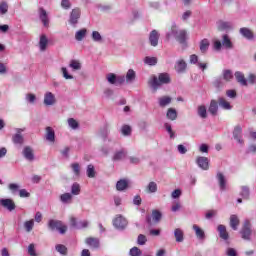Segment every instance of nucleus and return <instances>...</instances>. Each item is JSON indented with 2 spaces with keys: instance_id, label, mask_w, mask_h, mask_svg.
Instances as JSON below:
<instances>
[{
  "instance_id": "1",
  "label": "nucleus",
  "mask_w": 256,
  "mask_h": 256,
  "mask_svg": "<svg viewBox=\"0 0 256 256\" xmlns=\"http://www.w3.org/2000/svg\"><path fill=\"white\" fill-rule=\"evenodd\" d=\"M170 37H173L180 45H185L187 43V30L180 29L177 24L173 23L170 31L166 33V39H170Z\"/></svg>"
},
{
  "instance_id": "2",
  "label": "nucleus",
  "mask_w": 256,
  "mask_h": 256,
  "mask_svg": "<svg viewBox=\"0 0 256 256\" xmlns=\"http://www.w3.org/2000/svg\"><path fill=\"white\" fill-rule=\"evenodd\" d=\"M171 83V77L167 73H160L157 76H153L152 80L149 81L150 87L157 91L162 85H169Z\"/></svg>"
},
{
  "instance_id": "3",
  "label": "nucleus",
  "mask_w": 256,
  "mask_h": 256,
  "mask_svg": "<svg viewBox=\"0 0 256 256\" xmlns=\"http://www.w3.org/2000/svg\"><path fill=\"white\" fill-rule=\"evenodd\" d=\"M48 229L50 231H58L60 235L67 233V225H64L61 220L50 219L48 221Z\"/></svg>"
},
{
  "instance_id": "4",
  "label": "nucleus",
  "mask_w": 256,
  "mask_h": 256,
  "mask_svg": "<svg viewBox=\"0 0 256 256\" xmlns=\"http://www.w3.org/2000/svg\"><path fill=\"white\" fill-rule=\"evenodd\" d=\"M240 235L244 241H251V235H253V230L251 229V221H244V224L240 230Z\"/></svg>"
},
{
  "instance_id": "5",
  "label": "nucleus",
  "mask_w": 256,
  "mask_h": 256,
  "mask_svg": "<svg viewBox=\"0 0 256 256\" xmlns=\"http://www.w3.org/2000/svg\"><path fill=\"white\" fill-rule=\"evenodd\" d=\"M163 218V214L159 210H152V216L147 215L146 216V223L148 227H153V221L154 223H160L161 219ZM152 219V220H151Z\"/></svg>"
},
{
  "instance_id": "6",
  "label": "nucleus",
  "mask_w": 256,
  "mask_h": 256,
  "mask_svg": "<svg viewBox=\"0 0 256 256\" xmlns=\"http://www.w3.org/2000/svg\"><path fill=\"white\" fill-rule=\"evenodd\" d=\"M106 79L110 85H123V83H125L124 76H117V74L114 73L107 74Z\"/></svg>"
},
{
  "instance_id": "7",
  "label": "nucleus",
  "mask_w": 256,
  "mask_h": 256,
  "mask_svg": "<svg viewBox=\"0 0 256 256\" xmlns=\"http://www.w3.org/2000/svg\"><path fill=\"white\" fill-rule=\"evenodd\" d=\"M79 19H81V9L80 8H74L72 9L69 17V23L72 25V27H77V24L79 23Z\"/></svg>"
},
{
  "instance_id": "8",
  "label": "nucleus",
  "mask_w": 256,
  "mask_h": 256,
  "mask_svg": "<svg viewBox=\"0 0 256 256\" xmlns=\"http://www.w3.org/2000/svg\"><path fill=\"white\" fill-rule=\"evenodd\" d=\"M70 225L71 227H73L74 229H85L86 227H89V222L87 220H80L77 221V218L72 217L70 219Z\"/></svg>"
},
{
  "instance_id": "9",
  "label": "nucleus",
  "mask_w": 256,
  "mask_h": 256,
  "mask_svg": "<svg viewBox=\"0 0 256 256\" xmlns=\"http://www.w3.org/2000/svg\"><path fill=\"white\" fill-rule=\"evenodd\" d=\"M233 137L237 143L243 145L245 143V140H243V128H241L239 125L235 126L233 130Z\"/></svg>"
},
{
  "instance_id": "10",
  "label": "nucleus",
  "mask_w": 256,
  "mask_h": 256,
  "mask_svg": "<svg viewBox=\"0 0 256 256\" xmlns=\"http://www.w3.org/2000/svg\"><path fill=\"white\" fill-rule=\"evenodd\" d=\"M113 225L116 229H119L120 231H123L125 227H127V219L123 218V216H117L113 220Z\"/></svg>"
},
{
  "instance_id": "11",
  "label": "nucleus",
  "mask_w": 256,
  "mask_h": 256,
  "mask_svg": "<svg viewBox=\"0 0 256 256\" xmlns=\"http://www.w3.org/2000/svg\"><path fill=\"white\" fill-rule=\"evenodd\" d=\"M196 163L200 169L203 171H208L209 170V158L204 157V156H199L196 159Z\"/></svg>"
},
{
  "instance_id": "12",
  "label": "nucleus",
  "mask_w": 256,
  "mask_h": 256,
  "mask_svg": "<svg viewBox=\"0 0 256 256\" xmlns=\"http://www.w3.org/2000/svg\"><path fill=\"white\" fill-rule=\"evenodd\" d=\"M239 33L242 35V37H244V39H247L248 41H253V39H255V34L253 31H251V29L247 27L240 28Z\"/></svg>"
},
{
  "instance_id": "13",
  "label": "nucleus",
  "mask_w": 256,
  "mask_h": 256,
  "mask_svg": "<svg viewBox=\"0 0 256 256\" xmlns=\"http://www.w3.org/2000/svg\"><path fill=\"white\" fill-rule=\"evenodd\" d=\"M160 34L157 30H152L149 35V43L152 47H157L159 45Z\"/></svg>"
},
{
  "instance_id": "14",
  "label": "nucleus",
  "mask_w": 256,
  "mask_h": 256,
  "mask_svg": "<svg viewBox=\"0 0 256 256\" xmlns=\"http://www.w3.org/2000/svg\"><path fill=\"white\" fill-rule=\"evenodd\" d=\"M0 205L8 211H15V202L12 199L5 198L0 200Z\"/></svg>"
},
{
  "instance_id": "15",
  "label": "nucleus",
  "mask_w": 256,
  "mask_h": 256,
  "mask_svg": "<svg viewBox=\"0 0 256 256\" xmlns=\"http://www.w3.org/2000/svg\"><path fill=\"white\" fill-rule=\"evenodd\" d=\"M208 113H210L212 117H217V113H219V102L217 100L210 101V105L208 107Z\"/></svg>"
},
{
  "instance_id": "16",
  "label": "nucleus",
  "mask_w": 256,
  "mask_h": 256,
  "mask_svg": "<svg viewBox=\"0 0 256 256\" xmlns=\"http://www.w3.org/2000/svg\"><path fill=\"white\" fill-rule=\"evenodd\" d=\"M22 154L27 161H35V154L33 153V148H31V146L24 147Z\"/></svg>"
},
{
  "instance_id": "17",
  "label": "nucleus",
  "mask_w": 256,
  "mask_h": 256,
  "mask_svg": "<svg viewBox=\"0 0 256 256\" xmlns=\"http://www.w3.org/2000/svg\"><path fill=\"white\" fill-rule=\"evenodd\" d=\"M21 133H23V129L18 128L17 133L12 137V141L15 145H23V143L25 142V138H23V135H21Z\"/></svg>"
},
{
  "instance_id": "18",
  "label": "nucleus",
  "mask_w": 256,
  "mask_h": 256,
  "mask_svg": "<svg viewBox=\"0 0 256 256\" xmlns=\"http://www.w3.org/2000/svg\"><path fill=\"white\" fill-rule=\"evenodd\" d=\"M85 243L86 245H88V247H91V249H99L101 245L99 238H94V237L86 238Z\"/></svg>"
},
{
  "instance_id": "19",
  "label": "nucleus",
  "mask_w": 256,
  "mask_h": 256,
  "mask_svg": "<svg viewBox=\"0 0 256 256\" xmlns=\"http://www.w3.org/2000/svg\"><path fill=\"white\" fill-rule=\"evenodd\" d=\"M217 231L219 233L220 239H223L224 241L229 240V232H227V227H225V225L223 224L218 225Z\"/></svg>"
},
{
  "instance_id": "20",
  "label": "nucleus",
  "mask_w": 256,
  "mask_h": 256,
  "mask_svg": "<svg viewBox=\"0 0 256 256\" xmlns=\"http://www.w3.org/2000/svg\"><path fill=\"white\" fill-rule=\"evenodd\" d=\"M216 178L218 179L220 191H225L227 188V180L225 179V175H223L221 172H218Z\"/></svg>"
},
{
  "instance_id": "21",
  "label": "nucleus",
  "mask_w": 256,
  "mask_h": 256,
  "mask_svg": "<svg viewBox=\"0 0 256 256\" xmlns=\"http://www.w3.org/2000/svg\"><path fill=\"white\" fill-rule=\"evenodd\" d=\"M218 104L221 109H224L225 111H231L233 109V106H231V103H229L224 97H218Z\"/></svg>"
},
{
  "instance_id": "22",
  "label": "nucleus",
  "mask_w": 256,
  "mask_h": 256,
  "mask_svg": "<svg viewBox=\"0 0 256 256\" xmlns=\"http://www.w3.org/2000/svg\"><path fill=\"white\" fill-rule=\"evenodd\" d=\"M193 231H195V235L197 239L200 241H205V231L201 229V227L197 226V224H194L192 226Z\"/></svg>"
},
{
  "instance_id": "23",
  "label": "nucleus",
  "mask_w": 256,
  "mask_h": 256,
  "mask_svg": "<svg viewBox=\"0 0 256 256\" xmlns=\"http://www.w3.org/2000/svg\"><path fill=\"white\" fill-rule=\"evenodd\" d=\"M56 102L55 95L51 92H46L44 95V105L51 106Z\"/></svg>"
},
{
  "instance_id": "24",
  "label": "nucleus",
  "mask_w": 256,
  "mask_h": 256,
  "mask_svg": "<svg viewBox=\"0 0 256 256\" xmlns=\"http://www.w3.org/2000/svg\"><path fill=\"white\" fill-rule=\"evenodd\" d=\"M40 20L42 21L44 27H49V16H47V11L43 8H40L39 14Z\"/></svg>"
},
{
  "instance_id": "25",
  "label": "nucleus",
  "mask_w": 256,
  "mask_h": 256,
  "mask_svg": "<svg viewBox=\"0 0 256 256\" xmlns=\"http://www.w3.org/2000/svg\"><path fill=\"white\" fill-rule=\"evenodd\" d=\"M47 45H49V39L45 34H42L39 41L40 51H47Z\"/></svg>"
},
{
  "instance_id": "26",
  "label": "nucleus",
  "mask_w": 256,
  "mask_h": 256,
  "mask_svg": "<svg viewBox=\"0 0 256 256\" xmlns=\"http://www.w3.org/2000/svg\"><path fill=\"white\" fill-rule=\"evenodd\" d=\"M46 141L55 143V130H53L50 126L46 127Z\"/></svg>"
},
{
  "instance_id": "27",
  "label": "nucleus",
  "mask_w": 256,
  "mask_h": 256,
  "mask_svg": "<svg viewBox=\"0 0 256 256\" xmlns=\"http://www.w3.org/2000/svg\"><path fill=\"white\" fill-rule=\"evenodd\" d=\"M239 217H237V215L233 214L230 216V227L231 229H233V231H237L238 227H239Z\"/></svg>"
},
{
  "instance_id": "28",
  "label": "nucleus",
  "mask_w": 256,
  "mask_h": 256,
  "mask_svg": "<svg viewBox=\"0 0 256 256\" xmlns=\"http://www.w3.org/2000/svg\"><path fill=\"white\" fill-rule=\"evenodd\" d=\"M222 45L225 47V49H233V42H231V38H229V35L224 34L222 36Z\"/></svg>"
},
{
  "instance_id": "29",
  "label": "nucleus",
  "mask_w": 256,
  "mask_h": 256,
  "mask_svg": "<svg viewBox=\"0 0 256 256\" xmlns=\"http://www.w3.org/2000/svg\"><path fill=\"white\" fill-rule=\"evenodd\" d=\"M175 69L177 73H185V69H187V63L185 60H179L176 62Z\"/></svg>"
},
{
  "instance_id": "30",
  "label": "nucleus",
  "mask_w": 256,
  "mask_h": 256,
  "mask_svg": "<svg viewBox=\"0 0 256 256\" xmlns=\"http://www.w3.org/2000/svg\"><path fill=\"white\" fill-rule=\"evenodd\" d=\"M129 187V181L126 179H121L116 183V189L117 191H125Z\"/></svg>"
},
{
  "instance_id": "31",
  "label": "nucleus",
  "mask_w": 256,
  "mask_h": 256,
  "mask_svg": "<svg viewBox=\"0 0 256 256\" xmlns=\"http://www.w3.org/2000/svg\"><path fill=\"white\" fill-rule=\"evenodd\" d=\"M69 67L70 69H72V71H81L83 66L81 65V62L79 60H71L69 63Z\"/></svg>"
},
{
  "instance_id": "32",
  "label": "nucleus",
  "mask_w": 256,
  "mask_h": 256,
  "mask_svg": "<svg viewBox=\"0 0 256 256\" xmlns=\"http://www.w3.org/2000/svg\"><path fill=\"white\" fill-rule=\"evenodd\" d=\"M125 157H127V151L122 149V150L115 152V154L113 156V161H121V159H125Z\"/></svg>"
},
{
  "instance_id": "33",
  "label": "nucleus",
  "mask_w": 256,
  "mask_h": 256,
  "mask_svg": "<svg viewBox=\"0 0 256 256\" xmlns=\"http://www.w3.org/2000/svg\"><path fill=\"white\" fill-rule=\"evenodd\" d=\"M197 114L201 119H207V107L205 105L198 106Z\"/></svg>"
},
{
  "instance_id": "34",
  "label": "nucleus",
  "mask_w": 256,
  "mask_h": 256,
  "mask_svg": "<svg viewBox=\"0 0 256 256\" xmlns=\"http://www.w3.org/2000/svg\"><path fill=\"white\" fill-rule=\"evenodd\" d=\"M174 237L177 243H183V239H184L183 230H181V228H176L174 230Z\"/></svg>"
},
{
  "instance_id": "35",
  "label": "nucleus",
  "mask_w": 256,
  "mask_h": 256,
  "mask_svg": "<svg viewBox=\"0 0 256 256\" xmlns=\"http://www.w3.org/2000/svg\"><path fill=\"white\" fill-rule=\"evenodd\" d=\"M235 77L238 83H240V85L243 86H247V79H245V75H243V73H241L240 71L235 72Z\"/></svg>"
},
{
  "instance_id": "36",
  "label": "nucleus",
  "mask_w": 256,
  "mask_h": 256,
  "mask_svg": "<svg viewBox=\"0 0 256 256\" xmlns=\"http://www.w3.org/2000/svg\"><path fill=\"white\" fill-rule=\"evenodd\" d=\"M167 119L175 121L177 119V110L175 108H169L166 113Z\"/></svg>"
},
{
  "instance_id": "37",
  "label": "nucleus",
  "mask_w": 256,
  "mask_h": 256,
  "mask_svg": "<svg viewBox=\"0 0 256 256\" xmlns=\"http://www.w3.org/2000/svg\"><path fill=\"white\" fill-rule=\"evenodd\" d=\"M172 101V98L169 96H164L158 99V103L160 107H167V105H170Z\"/></svg>"
},
{
  "instance_id": "38",
  "label": "nucleus",
  "mask_w": 256,
  "mask_h": 256,
  "mask_svg": "<svg viewBox=\"0 0 256 256\" xmlns=\"http://www.w3.org/2000/svg\"><path fill=\"white\" fill-rule=\"evenodd\" d=\"M218 31H226V29H231V23L220 20L218 23Z\"/></svg>"
},
{
  "instance_id": "39",
  "label": "nucleus",
  "mask_w": 256,
  "mask_h": 256,
  "mask_svg": "<svg viewBox=\"0 0 256 256\" xmlns=\"http://www.w3.org/2000/svg\"><path fill=\"white\" fill-rule=\"evenodd\" d=\"M87 35V29L83 28L76 32L75 39L76 41H83Z\"/></svg>"
},
{
  "instance_id": "40",
  "label": "nucleus",
  "mask_w": 256,
  "mask_h": 256,
  "mask_svg": "<svg viewBox=\"0 0 256 256\" xmlns=\"http://www.w3.org/2000/svg\"><path fill=\"white\" fill-rule=\"evenodd\" d=\"M135 77H137V74L134 72L133 69H129L126 73V81L127 83H133L135 81Z\"/></svg>"
},
{
  "instance_id": "41",
  "label": "nucleus",
  "mask_w": 256,
  "mask_h": 256,
  "mask_svg": "<svg viewBox=\"0 0 256 256\" xmlns=\"http://www.w3.org/2000/svg\"><path fill=\"white\" fill-rule=\"evenodd\" d=\"M86 175L89 177V179L95 178L96 172H95V166L93 164H89L87 166Z\"/></svg>"
},
{
  "instance_id": "42",
  "label": "nucleus",
  "mask_w": 256,
  "mask_h": 256,
  "mask_svg": "<svg viewBox=\"0 0 256 256\" xmlns=\"http://www.w3.org/2000/svg\"><path fill=\"white\" fill-rule=\"evenodd\" d=\"M91 37L92 41H94L95 43H103V36H101V33H99V31H93Z\"/></svg>"
},
{
  "instance_id": "43",
  "label": "nucleus",
  "mask_w": 256,
  "mask_h": 256,
  "mask_svg": "<svg viewBox=\"0 0 256 256\" xmlns=\"http://www.w3.org/2000/svg\"><path fill=\"white\" fill-rule=\"evenodd\" d=\"M71 194L72 195H80L81 194V185H79V183L75 182L72 184Z\"/></svg>"
},
{
  "instance_id": "44",
  "label": "nucleus",
  "mask_w": 256,
  "mask_h": 256,
  "mask_svg": "<svg viewBox=\"0 0 256 256\" xmlns=\"http://www.w3.org/2000/svg\"><path fill=\"white\" fill-rule=\"evenodd\" d=\"M208 49H209V40L208 39H203L200 42V51H201V53H207Z\"/></svg>"
},
{
  "instance_id": "45",
  "label": "nucleus",
  "mask_w": 256,
  "mask_h": 256,
  "mask_svg": "<svg viewBox=\"0 0 256 256\" xmlns=\"http://www.w3.org/2000/svg\"><path fill=\"white\" fill-rule=\"evenodd\" d=\"M144 63L146 65H150L151 67L157 65V57H149V56H146L144 58Z\"/></svg>"
},
{
  "instance_id": "46",
  "label": "nucleus",
  "mask_w": 256,
  "mask_h": 256,
  "mask_svg": "<svg viewBox=\"0 0 256 256\" xmlns=\"http://www.w3.org/2000/svg\"><path fill=\"white\" fill-rule=\"evenodd\" d=\"M71 169L76 177H79L81 175V166L79 165V163H72Z\"/></svg>"
},
{
  "instance_id": "47",
  "label": "nucleus",
  "mask_w": 256,
  "mask_h": 256,
  "mask_svg": "<svg viewBox=\"0 0 256 256\" xmlns=\"http://www.w3.org/2000/svg\"><path fill=\"white\" fill-rule=\"evenodd\" d=\"M55 249L58 253H60V255H67V246L63 244H57Z\"/></svg>"
},
{
  "instance_id": "48",
  "label": "nucleus",
  "mask_w": 256,
  "mask_h": 256,
  "mask_svg": "<svg viewBox=\"0 0 256 256\" xmlns=\"http://www.w3.org/2000/svg\"><path fill=\"white\" fill-rule=\"evenodd\" d=\"M131 126L129 125H123L122 128H121V133L122 135H124V137H129L131 136Z\"/></svg>"
},
{
  "instance_id": "49",
  "label": "nucleus",
  "mask_w": 256,
  "mask_h": 256,
  "mask_svg": "<svg viewBox=\"0 0 256 256\" xmlns=\"http://www.w3.org/2000/svg\"><path fill=\"white\" fill-rule=\"evenodd\" d=\"M147 193H157V183L150 182L146 187Z\"/></svg>"
},
{
  "instance_id": "50",
  "label": "nucleus",
  "mask_w": 256,
  "mask_h": 256,
  "mask_svg": "<svg viewBox=\"0 0 256 256\" xmlns=\"http://www.w3.org/2000/svg\"><path fill=\"white\" fill-rule=\"evenodd\" d=\"M73 199L71 193H64L60 196V200L62 203H69Z\"/></svg>"
},
{
  "instance_id": "51",
  "label": "nucleus",
  "mask_w": 256,
  "mask_h": 256,
  "mask_svg": "<svg viewBox=\"0 0 256 256\" xmlns=\"http://www.w3.org/2000/svg\"><path fill=\"white\" fill-rule=\"evenodd\" d=\"M34 225L35 222L33 220H29L24 223V228L26 229L27 233H31V231H33Z\"/></svg>"
},
{
  "instance_id": "52",
  "label": "nucleus",
  "mask_w": 256,
  "mask_h": 256,
  "mask_svg": "<svg viewBox=\"0 0 256 256\" xmlns=\"http://www.w3.org/2000/svg\"><path fill=\"white\" fill-rule=\"evenodd\" d=\"M213 85L216 89H223V87H225V82H223V78H217L213 82Z\"/></svg>"
},
{
  "instance_id": "53",
  "label": "nucleus",
  "mask_w": 256,
  "mask_h": 256,
  "mask_svg": "<svg viewBox=\"0 0 256 256\" xmlns=\"http://www.w3.org/2000/svg\"><path fill=\"white\" fill-rule=\"evenodd\" d=\"M241 189H242L240 192L241 197H243V199H249V195H250L249 187L242 186Z\"/></svg>"
},
{
  "instance_id": "54",
  "label": "nucleus",
  "mask_w": 256,
  "mask_h": 256,
  "mask_svg": "<svg viewBox=\"0 0 256 256\" xmlns=\"http://www.w3.org/2000/svg\"><path fill=\"white\" fill-rule=\"evenodd\" d=\"M129 255L131 256H142L143 252L138 247H133L130 249Z\"/></svg>"
},
{
  "instance_id": "55",
  "label": "nucleus",
  "mask_w": 256,
  "mask_h": 256,
  "mask_svg": "<svg viewBox=\"0 0 256 256\" xmlns=\"http://www.w3.org/2000/svg\"><path fill=\"white\" fill-rule=\"evenodd\" d=\"M223 79L224 81H231L233 79V72L231 70H224Z\"/></svg>"
},
{
  "instance_id": "56",
  "label": "nucleus",
  "mask_w": 256,
  "mask_h": 256,
  "mask_svg": "<svg viewBox=\"0 0 256 256\" xmlns=\"http://www.w3.org/2000/svg\"><path fill=\"white\" fill-rule=\"evenodd\" d=\"M68 125L71 127V129H79V122H77L75 118H69Z\"/></svg>"
},
{
  "instance_id": "57",
  "label": "nucleus",
  "mask_w": 256,
  "mask_h": 256,
  "mask_svg": "<svg viewBox=\"0 0 256 256\" xmlns=\"http://www.w3.org/2000/svg\"><path fill=\"white\" fill-rule=\"evenodd\" d=\"M164 127H165L167 133H169L170 139H175V132H173V128L171 127V124L165 123Z\"/></svg>"
},
{
  "instance_id": "58",
  "label": "nucleus",
  "mask_w": 256,
  "mask_h": 256,
  "mask_svg": "<svg viewBox=\"0 0 256 256\" xmlns=\"http://www.w3.org/2000/svg\"><path fill=\"white\" fill-rule=\"evenodd\" d=\"M19 184H15V183H10L9 185H8V189L11 191V193L13 194V195H15L16 193H18V191H19Z\"/></svg>"
},
{
  "instance_id": "59",
  "label": "nucleus",
  "mask_w": 256,
  "mask_h": 256,
  "mask_svg": "<svg viewBox=\"0 0 256 256\" xmlns=\"http://www.w3.org/2000/svg\"><path fill=\"white\" fill-rule=\"evenodd\" d=\"M9 11V5H7V2H1L0 3V13L1 15H5Z\"/></svg>"
},
{
  "instance_id": "60",
  "label": "nucleus",
  "mask_w": 256,
  "mask_h": 256,
  "mask_svg": "<svg viewBox=\"0 0 256 256\" xmlns=\"http://www.w3.org/2000/svg\"><path fill=\"white\" fill-rule=\"evenodd\" d=\"M138 245H145L147 243V236L140 234L137 238Z\"/></svg>"
},
{
  "instance_id": "61",
  "label": "nucleus",
  "mask_w": 256,
  "mask_h": 256,
  "mask_svg": "<svg viewBox=\"0 0 256 256\" xmlns=\"http://www.w3.org/2000/svg\"><path fill=\"white\" fill-rule=\"evenodd\" d=\"M28 255L37 256V252L35 251V244L32 243L28 246Z\"/></svg>"
},
{
  "instance_id": "62",
  "label": "nucleus",
  "mask_w": 256,
  "mask_h": 256,
  "mask_svg": "<svg viewBox=\"0 0 256 256\" xmlns=\"http://www.w3.org/2000/svg\"><path fill=\"white\" fill-rule=\"evenodd\" d=\"M64 79H73V75L69 74V71L65 67L61 68Z\"/></svg>"
},
{
  "instance_id": "63",
  "label": "nucleus",
  "mask_w": 256,
  "mask_h": 256,
  "mask_svg": "<svg viewBox=\"0 0 256 256\" xmlns=\"http://www.w3.org/2000/svg\"><path fill=\"white\" fill-rule=\"evenodd\" d=\"M61 7L66 10L71 9V2L69 0H62Z\"/></svg>"
},
{
  "instance_id": "64",
  "label": "nucleus",
  "mask_w": 256,
  "mask_h": 256,
  "mask_svg": "<svg viewBox=\"0 0 256 256\" xmlns=\"http://www.w3.org/2000/svg\"><path fill=\"white\" fill-rule=\"evenodd\" d=\"M226 255L227 256H237V250L235 248H227L226 249Z\"/></svg>"
}]
</instances>
